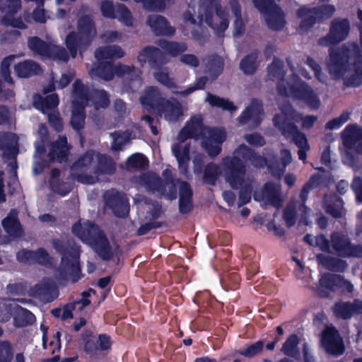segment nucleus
Instances as JSON below:
<instances>
[{"label":"nucleus","mask_w":362,"mask_h":362,"mask_svg":"<svg viewBox=\"0 0 362 362\" xmlns=\"http://www.w3.org/2000/svg\"><path fill=\"white\" fill-rule=\"evenodd\" d=\"M281 115H276L274 117V124L288 139H291L298 148V158L303 162H306L307 152L310 151L306 136L300 132L291 121L298 122V117L288 104L280 107Z\"/></svg>","instance_id":"nucleus-9"},{"label":"nucleus","mask_w":362,"mask_h":362,"mask_svg":"<svg viewBox=\"0 0 362 362\" xmlns=\"http://www.w3.org/2000/svg\"><path fill=\"white\" fill-rule=\"evenodd\" d=\"M336 288H341L349 293H352L354 290L353 284L341 276L326 274L319 281L317 294L323 297L327 296L329 291H334Z\"/></svg>","instance_id":"nucleus-21"},{"label":"nucleus","mask_w":362,"mask_h":362,"mask_svg":"<svg viewBox=\"0 0 362 362\" xmlns=\"http://www.w3.org/2000/svg\"><path fill=\"white\" fill-rule=\"evenodd\" d=\"M249 151L250 152V154L249 153L247 155V159L252 165L255 167H262L267 164L272 175L278 178L281 177L286 165L291 163L292 160V156L290 151L284 148L281 151V163H279L277 161L272 163L269 158H264L260 156L257 157L250 148Z\"/></svg>","instance_id":"nucleus-19"},{"label":"nucleus","mask_w":362,"mask_h":362,"mask_svg":"<svg viewBox=\"0 0 362 362\" xmlns=\"http://www.w3.org/2000/svg\"><path fill=\"white\" fill-rule=\"evenodd\" d=\"M69 147L67 146L66 138L59 136V139L52 143L49 153V157L51 160L62 162L66 160L68 155Z\"/></svg>","instance_id":"nucleus-38"},{"label":"nucleus","mask_w":362,"mask_h":362,"mask_svg":"<svg viewBox=\"0 0 362 362\" xmlns=\"http://www.w3.org/2000/svg\"><path fill=\"white\" fill-rule=\"evenodd\" d=\"M18 140L13 133L0 132V150L3 151V156L15 157L18 153Z\"/></svg>","instance_id":"nucleus-33"},{"label":"nucleus","mask_w":362,"mask_h":362,"mask_svg":"<svg viewBox=\"0 0 362 362\" xmlns=\"http://www.w3.org/2000/svg\"><path fill=\"white\" fill-rule=\"evenodd\" d=\"M141 2L144 7L148 11H161L164 10L170 0H134Z\"/></svg>","instance_id":"nucleus-55"},{"label":"nucleus","mask_w":362,"mask_h":362,"mask_svg":"<svg viewBox=\"0 0 362 362\" xmlns=\"http://www.w3.org/2000/svg\"><path fill=\"white\" fill-rule=\"evenodd\" d=\"M73 87V110L71 124L75 130L78 131L84 126V107L88 104L90 100L88 98L86 88L79 81H76Z\"/></svg>","instance_id":"nucleus-14"},{"label":"nucleus","mask_w":362,"mask_h":362,"mask_svg":"<svg viewBox=\"0 0 362 362\" xmlns=\"http://www.w3.org/2000/svg\"><path fill=\"white\" fill-rule=\"evenodd\" d=\"M180 189V211L182 213H187L192 208V191L188 183L178 182Z\"/></svg>","instance_id":"nucleus-39"},{"label":"nucleus","mask_w":362,"mask_h":362,"mask_svg":"<svg viewBox=\"0 0 362 362\" xmlns=\"http://www.w3.org/2000/svg\"><path fill=\"white\" fill-rule=\"evenodd\" d=\"M16 123L15 112L6 106H0V126H14Z\"/></svg>","instance_id":"nucleus-54"},{"label":"nucleus","mask_w":362,"mask_h":362,"mask_svg":"<svg viewBox=\"0 0 362 362\" xmlns=\"http://www.w3.org/2000/svg\"><path fill=\"white\" fill-rule=\"evenodd\" d=\"M30 293L45 301H51L58 295L55 284L49 279H44L36 284L30 290Z\"/></svg>","instance_id":"nucleus-32"},{"label":"nucleus","mask_w":362,"mask_h":362,"mask_svg":"<svg viewBox=\"0 0 362 362\" xmlns=\"http://www.w3.org/2000/svg\"><path fill=\"white\" fill-rule=\"evenodd\" d=\"M317 259L320 265L329 270L343 272L347 267L345 261L327 255L319 254Z\"/></svg>","instance_id":"nucleus-40"},{"label":"nucleus","mask_w":362,"mask_h":362,"mask_svg":"<svg viewBox=\"0 0 362 362\" xmlns=\"http://www.w3.org/2000/svg\"><path fill=\"white\" fill-rule=\"evenodd\" d=\"M224 159L225 158L223 159L221 167L215 164H210L207 165L204 175V182L209 184H214L218 177L222 173V171L224 172V176L226 177V168L223 165Z\"/></svg>","instance_id":"nucleus-44"},{"label":"nucleus","mask_w":362,"mask_h":362,"mask_svg":"<svg viewBox=\"0 0 362 362\" xmlns=\"http://www.w3.org/2000/svg\"><path fill=\"white\" fill-rule=\"evenodd\" d=\"M13 356L12 349L8 341H0V362H8Z\"/></svg>","instance_id":"nucleus-60"},{"label":"nucleus","mask_w":362,"mask_h":362,"mask_svg":"<svg viewBox=\"0 0 362 362\" xmlns=\"http://www.w3.org/2000/svg\"><path fill=\"white\" fill-rule=\"evenodd\" d=\"M7 315H10V317H13L14 324L18 327H23L32 324L35 320L34 315L31 312L19 306L14 301L9 303L4 310L0 311L1 317H4Z\"/></svg>","instance_id":"nucleus-24"},{"label":"nucleus","mask_w":362,"mask_h":362,"mask_svg":"<svg viewBox=\"0 0 362 362\" xmlns=\"http://www.w3.org/2000/svg\"><path fill=\"white\" fill-rule=\"evenodd\" d=\"M264 343L262 341H258L252 344L245 349L241 350L240 354L244 356L251 358L259 354L263 349Z\"/></svg>","instance_id":"nucleus-59"},{"label":"nucleus","mask_w":362,"mask_h":362,"mask_svg":"<svg viewBox=\"0 0 362 362\" xmlns=\"http://www.w3.org/2000/svg\"><path fill=\"white\" fill-rule=\"evenodd\" d=\"M59 177V171L56 169L53 170L52 171L50 185L54 192L64 196L70 192L71 187L69 183L61 182Z\"/></svg>","instance_id":"nucleus-41"},{"label":"nucleus","mask_w":362,"mask_h":362,"mask_svg":"<svg viewBox=\"0 0 362 362\" xmlns=\"http://www.w3.org/2000/svg\"><path fill=\"white\" fill-rule=\"evenodd\" d=\"M53 246L62 255L59 267L60 278L72 283L76 282L81 277L79 247L73 241L65 243L62 240H53Z\"/></svg>","instance_id":"nucleus-11"},{"label":"nucleus","mask_w":362,"mask_h":362,"mask_svg":"<svg viewBox=\"0 0 362 362\" xmlns=\"http://www.w3.org/2000/svg\"><path fill=\"white\" fill-rule=\"evenodd\" d=\"M304 240L310 245L317 247L327 253L344 257H362V246L352 245L349 238L340 232H334L331 235V243L323 235H307Z\"/></svg>","instance_id":"nucleus-8"},{"label":"nucleus","mask_w":362,"mask_h":362,"mask_svg":"<svg viewBox=\"0 0 362 362\" xmlns=\"http://www.w3.org/2000/svg\"><path fill=\"white\" fill-rule=\"evenodd\" d=\"M18 55H9L4 59L1 64V76L4 82L0 81V100H8L14 97L12 89L13 79L10 74L9 67Z\"/></svg>","instance_id":"nucleus-25"},{"label":"nucleus","mask_w":362,"mask_h":362,"mask_svg":"<svg viewBox=\"0 0 362 362\" xmlns=\"http://www.w3.org/2000/svg\"><path fill=\"white\" fill-rule=\"evenodd\" d=\"M308 212V209L304 204H300L297 209L295 203H291L284 211V219L287 226H293L296 223L297 216H301L300 223L307 224L306 215Z\"/></svg>","instance_id":"nucleus-34"},{"label":"nucleus","mask_w":362,"mask_h":362,"mask_svg":"<svg viewBox=\"0 0 362 362\" xmlns=\"http://www.w3.org/2000/svg\"><path fill=\"white\" fill-rule=\"evenodd\" d=\"M42 329L43 332L42 345L44 349L46 350L47 354H55L61 348L60 333L59 332H56L52 339L48 340L47 339L46 329L42 327Z\"/></svg>","instance_id":"nucleus-42"},{"label":"nucleus","mask_w":362,"mask_h":362,"mask_svg":"<svg viewBox=\"0 0 362 362\" xmlns=\"http://www.w3.org/2000/svg\"><path fill=\"white\" fill-rule=\"evenodd\" d=\"M349 112H344L342 114H341L339 117L329 121L326 124V128L329 129H339L349 119Z\"/></svg>","instance_id":"nucleus-58"},{"label":"nucleus","mask_w":362,"mask_h":362,"mask_svg":"<svg viewBox=\"0 0 362 362\" xmlns=\"http://www.w3.org/2000/svg\"><path fill=\"white\" fill-rule=\"evenodd\" d=\"M305 64L313 71L316 78L320 82H325L326 76L321 71L320 66L313 59L308 57Z\"/></svg>","instance_id":"nucleus-62"},{"label":"nucleus","mask_w":362,"mask_h":362,"mask_svg":"<svg viewBox=\"0 0 362 362\" xmlns=\"http://www.w3.org/2000/svg\"><path fill=\"white\" fill-rule=\"evenodd\" d=\"M351 188L356 194L357 202L362 204V179L360 177H354Z\"/></svg>","instance_id":"nucleus-64"},{"label":"nucleus","mask_w":362,"mask_h":362,"mask_svg":"<svg viewBox=\"0 0 362 362\" xmlns=\"http://www.w3.org/2000/svg\"><path fill=\"white\" fill-rule=\"evenodd\" d=\"M113 141L111 149L114 151H120L133 138L132 133L125 132L123 133L115 132L111 134Z\"/></svg>","instance_id":"nucleus-45"},{"label":"nucleus","mask_w":362,"mask_h":362,"mask_svg":"<svg viewBox=\"0 0 362 362\" xmlns=\"http://www.w3.org/2000/svg\"><path fill=\"white\" fill-rule=\"evenodd\" d=\"M326 211L334 217L341 216L344 213L342 200L334 197V206L326 205Z\"/></svg>","instance_id":"nucleus-57"},{"label":"nucleus","mask_w":362,"mask_h":362,"mask_svg":"<svg viewBox=\"0 0 362 362\" xmlns=\"http://www.w3.org/2000/svg\"><path fill=\"white\" fill-rule=\"evenodd\" d=\"M148 164L146 157L141 153H135L127 160L128 166L134 168H143Z\"/></svg>","instance_id":"nucleus-56"},{"label":"nucleus","mask_w":362,"mask_h":362,"mask_svg":"<svg viewBox=\"0 0 362 362\" xmlns=\"http://www.w3.org/2000/svg\"><path fill=\"white\" fill-rule=\"evenodd\" d=\"M344 146L362 155V129L357 125H348L342 132Z\"/></svg>","instance_id":"nucleus-28"},{"label":"nucleus","mask_w":362,"mask_h":362,"mask_svg":"<svg viewBox=\"0 0 362 362\" xmlns=\"http://www.w3.org/2000/svg\"><path fill=\"white\" fill-rule=\"evenodd\" d=\"M257 55L256 52L251 53L245 57L240 62V69L246 74H252L257 68Z\"/></svg>","instance_id":"nucleus-51"},{"label":"nucleus","mask_w":362,"mask_h":362,"mask_svg":"<svg viewBox=\"0 0 362 362\" xmlns=\"http://www.w3.org/2000/svg\"><path fill=\"white\" fill-rule=\"evenodd\" d=\"M95 58L98 64L90 69L89 74L92 78H100L105 81H110L114 77V73L124 80V91H134L141 86V71L134 66L118 64L113 68L110 62H103L104 60L114 58H120L124 56V52L119 46H106L100 48L95 52Z\"/></svg>","instance_id":"nucleus-2"},{"label":"nucleus","mask_w":362,"mask_h":362,"mask_svg":"<svg viewBox=\"0 0 362 362\" xmlns=\"http://www.w3.org/2000/svg\"><path fill=\"white\" fill-rule=\"evenodd\" d=\"M28 43L32 52L43 57H49L64 62L69 59V55L64 48L52 43L47 45L37 37L29 38Z\"/></svg>","instance_id":"nucleus-18"},{"label":"nucleus","mask_w":362,"mask_h":362,"mask_svg":"<svg viewBox=\"0 0 362 362\" xmlns=\"http://www.w3.org/2000/svg\"><path fill=\"white\" fill-rule=\"evenodd\" d=\"M202 115L192 116L180 130L178 142L172 147V151L178 163L180 173L187 175L189 160V146L185 143L189 138L201 139L202 145L211 156H216L221 151V144L226 139V132L223 129L204 127Z\"/></svg>","instance_id":"nucleus-1"},{"label":"nucleus","mask_w":362,"mask_h":362,"mask_svg":"<svg viewBox=\"0 0 362 362\" xmlns=\"http://www.w3.org/2000/svg\"><path fill=\"white\" fill-rule=\"evenodd\" d=\"M14 73L19 78H29L41 72L38 64L33 60H25L14 65Z\"/></svg>","instance_id":"nucleus-37"},{"label":"nucleus","mask_w":362,"mask_h":362,"mask_svg":"<svg viewBox=\"0 0 362 362\" xmlns=\"http://www.w3.org/2000/svg\"><path fill=\"white\" fill-rule=\"evenodd\" d=\"M17 216V211L16 210H11L8 216L3 219L1 223L6 233L13 238H18L23 234V228Z\"/></svg>","instance_id":"nucleus-36"},{"label":"nucleus","mask_w":362,"mask_h":362,"mask_svg":"<svg viewBox=\"0 0 362 362\" xmlns=\"http://www.w3.org/2000/svg\"><path fill=\"white\" fill-rule=\"evenodd\" d=\"M159 46L172 57H176L187 49V45L184 42L160 40Z\"/></svg>","instance_id":"nucleus-43"},{"label":"nucleus","mask_w":362,"mask_h":362,"mask_svg":"<svg viewBox=\"0 0 362 362\" xmlns=\"http://www.w3.org/2000/svg\"><path fill=\"white\" fill-rule=\"evenodd\" d=\"M321 344L325 351L334 355L344 352V346L338 331L331 325H327L322 333Z\"/></svg>","instance_id":"nucleus-23"},{"label":"nucleus","mask_w":362,"mask_h":362,"mask_svg":"<svg viewBox=\"0 0 362 362\" xmlns=\"http://www.w3.org/2000/svg\"><path fill=\"white\" fill-rule=\"evenodd\" d=\"M298 338L296 335H291L284 344L282 352L290 356H296L298 354Z\"/></svg>","instance_id":"nucleus-53"},{"label":"nucleus","mask_w":362,"mask_h":362,"mask_svg":"<svg viewBox=\"0 0 362 362\" xmlns=\"http://www.w3.org/2000/svg\"><path fill=\"white\" fill-rule=\"evenodd\" d=\"M230 4L232 7L233 14L236 18V19L234 22V26H235L234 35H240L244 31V22L240 16V8L239 4L236 0H231Z\"/></svg>","instance_id":"nucleus-50"},{"label":"nucleus","mask_w":362,"mask_h":362,"mask_svg":"<svg viewBox=\"0 0 362 362\" xmlns=\"http://www.w3.org/2000/svg\"><path fill=\"white\" fill-rule=\"evenodd\" d=\"M282 69L283 62L279 59H274L268 69L269 77L278 83L279 93L282 95L300 100L312 109H318L320 106L319 98L298 77L300 75L305 78H310L305 68L302 65H298L296 68L291 66L292 76L288 79H284Z\"/></svg>","instance_id":"nucleus-3"},{"label":"nucleus","mask_w":362,"mask_h":362,"mask_svg":"<svg viewBox=\"0 0 362 362\" xmlns=\"http://www.w3.org/2000/svg\"><path fill=\"white\" fill-rule=\"evenodd\" d=\"M254 199L265 205L269 204L279 208L282 205L281 187L279 185L267 183L262 190L254 193Z\"/></svg>","instance_id":"nucleus-26"},{"label":"nucleus","mask_w":362,"mask_h":362,"mask_svg":"<svg viewBox=\"0 0 362 362\" xmlns=\"http://www.w3.org/2000/svg\"><path fill=\"white\" fill-rule=\"evenodd\" d=\"M335 12V7L333 5L326 4L318 9L302 7L298 11V17L300 19L299 30L306 31L311 27L315 21L323 20L330 18Z\"/></svg>","instance_id":"nucleus-16"},{"label":"nucleus","mask_w":362,"mask_h":362,"mask_svg":"<svg viewBox=\"0 0 362 362\" xmlns=\"http://www.w3.org/2000/svg\"><path fill=\"white\" fill-rule=\"evenodd\" d=\"M72 231L103 259H110L116 252L117 245H111L100 229L89 221H79L74 225Z\"/></svg>","instance_id":"nucleus-10"},{"label":"nucleus","mask_w":362,"mask_h":362,"mask_svg":"<svg viewBox=\"0 0 362 362\" xmlns=\"http://www.w3.org/2000/svg\"><path fill=\"white\" fill-rule=\"evenodd\" d=\"M58 104L59 98L56 94L49 95L45 98L37 94L33 96V105L43 113H47L49 123L57 132H59L63 127L60 118L55 112H48L49 110L55 108Z\"/></svg>","instance_id":"nucleus-20"},{"label":"nucleus","mask_w":362,"mask_h":362,"mask_svg":"<svg viewBox=\"0 0 362 362\" xmlns=\"http://www.w3.org/2000/svg\"><path fill=\"white\" fill-rule=\"evenodd\" d=\"M358 54L359 49L355 44L330 49L327 66L331 76L335 79L344 78L347 86H359L362 81V61Z\"/></svg>","instance_id":"nucleus-4"},{"label":"nucleus","mask_w":362,"mask_h":362,"mask_svg":"<svg viewBox=\"0 0 362 362\" xmlns=\"http://www.w3.org/2000/svg\"><path fill=\"white\" fill-rule=\"evenodd\" d=\"M106 203L119 217H124L129 213V204L127 197L117 192L111 191L105 194Z\"/></svg>","instance_id":"nucleus-29"},{"label":"nucleus","mask_w":362,"mask_h":362,"mask_svg":"<svg viewBox=\"0 0 362 362\" xmlns=\"http://www.w3.org/2000/svg\"><path fill=\"white\" fill-rule=\"evenodd\" d=\"M136 182L150 191L157 192L168 199H175L177 197L175 185L173 182L163 183L160 179L154 173L143 174L136 180Z\"/></svg>","instance_id":"nucleus-17"},{"label":"nucleus","mask_w":362,"mask_h":362,"mask_svg":"<svg viewBox=\"0 0 362 362\" xmlns=\"http://www.w3.org/2000/svg\"><path fill=\"white\" fill-rule=\"evenodd\" d=\"M255 6L263 15L267 25L272 30H280L284 24V13L272 0H252Z\"/></svg>","instance_id":"nucleus-15"},{"label":"nucleus","mask_w":362,"mask_h":362,"mask_svg":"<svg viewBox=\"0 0 362 362\" xmlns=\"http://www.w3.org/2000/svg\"><path fill=\"white\" fill-rule=\"evenodd\" d=\"M249 153L250 154L249 148L245 145H240L234 151L232 158L226 157L223 160V165L226 168V180L234 189L240 187L239 206L247 204L251 199L252 182L244 178L245 167L249 162L247 155Z\"/></svg>","instance_id":"nucleus-6"},{"label":"nucleus","mask_w":362,"mask_h":362,"mask_svg":"<svg viewBox=\"0 0 362 362\" xmlns=\"http://www.w3.org/2000/svg\"><path fill=\"white\" fill-rule=\"evenodd\" d=\"M354 310L352 303L339 302L335 305L334 313L337 317L346 320L354 316Z\"/></svg>","instance_id":"nucleus-47"},{"label":"nucleus","mask_w":362,"mask_h":362,"mask_svg":"<svg viewBox=\"0 0 362 362\" xmlns=\"http://www.w3.org/2000/svg\"><path fill=\"white\" fill-rule=\"evenodd\" d=\"M143 107L148 111H157L168 122H176L183 116V107L177 100H162L156 87L148 88L141 98Z\"/></svg>","instance_id":"nucleus-12"},{"label":"nucleus","mask_w":362,"mask_h":362,"mask_svg":"<svg viewBox=\"0 0 362 362\" xmlns=\"http://www.w3.org/2000/svg\"><path fill=\"white\" fill-rule=\"evenodd\" d=\"M37 255H42L43 258L47 257L45 250L43 249H39L36 252L22 250L17 253V259L21 262L32 264L34 257H37Z\"/></svg>","instance_id":"nucleus-52"},{"label":"nucleus","mask_w":362,"mask_h":362,"mask_svg":"<svg viewBox=\"0 0 362 362\" xmlns=\"http://www.w3.org/2000/svg\"><path fill=\"white\" fill-rule=\"evenodd\" d=\"M147 24L156 35H171L175 33V29L168 25L165 18L159 15H150Z\"/></svg>","instance_id":"nucleus-35"},{"label":"nucleus","mask_w":362,"mask_h":362,"mask_svg":"<svg viewBox=\"0 0 362 362\" xmlns=\"http://www.w3.org/2000/svg\"><path fill=\"white\" fill-rule=\"evenodd\" d=\"M20 8L21 0H4L1 5V10L4 13L3 23L13 28H25L24 21L21 18L15 17Z\"/></svg>","instance_id":"nucleus-27"},{"label":"nucleus","mask_w":362,"mask_h":362,"mask_svg":"<svg viewBox=\"0 0 362 362\" xmlns=\"http://www.w3.org/2000/svg\"><path fill=\"white\" fill-rule=\"evenodd\" d=\"M92 293H95L93 290L83 292L81 295L82 297L80 300L71 303L74 306V310L76 312L81 311L86 306L88 305L90 303L88 300V297H90Z\"/></svg>","instance_id":"nucleus-61"},{"label":"nucleus","mask_w":362,"mask_h":362,"mask_svg":"<svg viewBox=\"0 0 362 362\" xmlns=\"http://www.w3.org/2000/svg\"><path fill=\"white\" fill-rule=\"evenodd\" d=\"M153 76L158 82L168 88L175 87V82L172 78L169 77L168 74L165 72L156 71L153 73Z\"/></svg>","instance_id":"nucleus-63"},{"label":"nucleus","mask_w":362,"mask_h":362,"mask_svg":"<svg viewBox=\"0 0 362 362\" xmlns=\"http://www.w3.org/2000/svg\"><path fill=\"white\" fill-rule=\"evenodd\" d=\"M91 101L95 109L106 108L110 104L109 96L103 90H97L91 95Z\"/></svg>","instance_id":"nucleus-49"},{"label":"nucleus","mask_w":362,"mask_h":362,"mask_svg":"<svg viewBox=\"0 0 362 362\" xmlns=\"http://www.w3.org/2000/svg\"><path fill=\"white\" fill-rule=\"evenodd\" d=\"M350 30L349 22L346 19L336 18L332 21L329 34L319 40L322 46H330L345 40Z\"/></svg>","instance_id":"nucleus-22"},{"label":"nucleus","mask_w":362,"mask_h":362,"mask_svg":"<svg viewBox=\"0 0 362 362\" xmlns=\"http://www.w3.org/2000/svg\"><path fill=\"white\" fill-rule=\"evenodd\" d=\"M219 0L192 1L183 15L184 22L193 27H201L203 21L219 35L228 26V14L218 8Z\"/></svg>","instance_id":"nucleus-5"},{"label":"nucleus","mask_w":362,"mask_h":362,"mask_svg":"<svg viewBox=\"0 0 362 362\" xmlns=\"http://www.w3.org/2000/svg\"><path fill=\"white\" fill-rule=\"evenodd\" d=\"M115 18L126 26H132L134 23V18L130 11L123 4L116 6Z\"/></svg>","instance_id":"nucleus-48"},{"label":"nucleus","mask_w":362,"mask_h":362,"mask_svg":"<svg viewBox=\"0 0 362 362\" xmlns=\"http://www.w3.org/2000/svg\"><path fill=\"white\" fill-rule=\"evenodd\" d=\"M263 118V109L258 100H252L240 116L238 120L242 124H248L250 127H257Z\"/></svg>","instance_id":"nucleus-30"},{"label":"nucleus","mask_w":362,"mask_h":362,"mask_svg":"<svg viewBox=\"0 0 362 362\" xmlns=\"http://www.w3.org/2000/svg\"><path fill=\"white\" fill-rule=\"evenodd\" d=\"M138 61L141 66L148 63L153 69H157L165 63L163 54L158 48L153 47L143 49L138 55Z\"/></svg>","instance_id":"nucleus-31"},{"label":"nucleus","mask_w":362,"mask_h":362,"mask_svg":"<svg viewBox=\"0 0 362 362\" xmlns=\"http://www.w3.org/2000/svg\"><path fill=\"white\" fill-rule=\"evenodd\" d=\"M71 170L73 177L77 181L83 184H93L98 181L99 175L113 173L115 165L105 156L88 152L73 165Z\"/></svg>","instance_id":"nucleus-7"},{"label":"nucleus","mask_w":362,"mask_h":362,"mask_svg":"<svg viewBox=\"0 0 362 362\" xmlns=\"http://www.w3.org/2000/svg\"><path fill=\"white\" fill-rule=\"evenodd\" d=\"M96 35L92 19L88 16H81L78 22V33H70L66 37L65 43L72 57H75L77 50L85 49Z\"/></svg>","instance_id":"nucleus-13"},{"label":"nucleus","mask_w":362,"mask_h":362,"mask_svg":"<svg viewBox=\"0 0 362 362\" xmlns=\"http://www.w3.org/2000/svg\"><path fill=\"white\" fill-rule=\"evenodd\" d=\"M206 100L211 106L220 107L223 110H228L232 112L237 110V107H235L233 103L228 100L221 98L209 93L207 95Z\"/></svg>","instance_id":"nucleus-46"}]
</instances>
